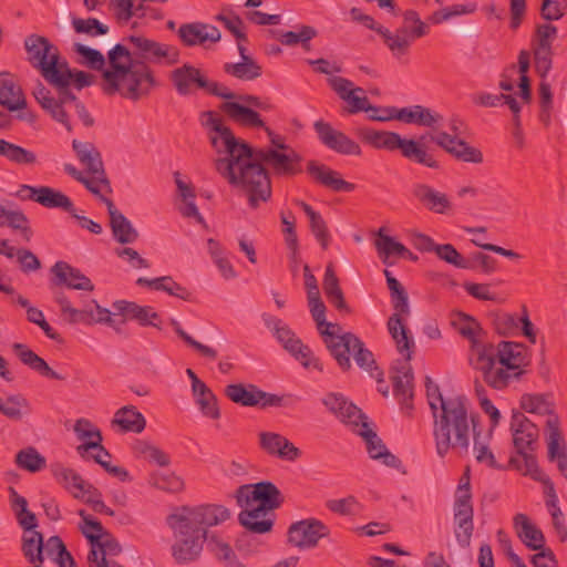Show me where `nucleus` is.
<instances>
[{"instance_id":"obj_1","label":"nucleus","mask_w":567,"mask_h":567,"mask_svg":"<svg viewBox=\"0 0 567 567\" xmlns=\"http://www.w3.org/2000/svg\"><path fill=\"white\" fill-rule=\"evenodd\" d=\"M200 123L215 135H210L212 146L227 157L216 161L217 172L235 187H240L248 196V204L257 208L261 202L271 197V181L262 163L270 166L276 175L293 176L302 172V157L292 147L281 153L277 150H257L235 137L233 131L224 125L221 117L214 111H204Z\"/></svg>"},{"instance_id":"obj_2","label":"nucleus","mask_w":567,"mask_h":567,"mask_svg":"<svg viewBox=\"0 0 567 567\" xmlns=\"http://www.w3.org/2000/svg\"><path fill=\"white\" fill-rule=\"evenodd\" d=\"M230 512L223 505L204 504L196 507H183L181 513L167 516V525L176 539L172 555L178 564L196 560L207 539V528L224 523Z\"/></svg>"},{"instance_id":"obj_3","label":"nucleus","mask_w":567,"mask_h":567,"mask_svg":"<svg viewBox=\"0 0 567 567\" xmlns=\"http://www.w3.org/2000/svg\"><path fill=\"white\" fill-rule=\"evenodd\" d=\"M470 402L464 394L449 396L442 408L432 414L433 436L436 453L444 457L451 449L467 452L470 446V421L473 432L476 429L478 414H468Z\"/></svg>"},{"instance_id":"obj_4","label":"nucleus","mask_w":567,"mask_h":567,"mask_svg":"<svg viewBox=\"0 0 567 567\" xmlns=\"http://www.w3.org/2000/svg\"><path fill=\"white\" fill-rule=\"evenodd\" d=\"M322 338L341 371L348 372L352 368L350 360L352 354L359 368L367 371L378 383H383V370L378 367L373 353L357 334L352 332L337 334L332 330H326L322 332Z\"/></svg>"},{"instance_id":"obj_5","label":"nucleus","mask_w":567,"mask_h":567,"mask_svg":"<svg viewBox=\"0 0 567 567\" xmlns=\"http://www.w3.org/2000/svg\"><path fill=\"white\" fill-rule=\"evenodd\" d=\"M32 95L53 121L64 126L68 132L73 131V125L66 107L70 106L74 110L78 117L85 127H92L95 124L94 117L91 115L84 103L75 95L69 94L66 97H54L50 90L47 89L40 81L32 91Z\"/></svg>"},{"instance_id":"obj_6","label":"nucleus","mask_w":567,"mask_h":567,"mask_svg":"<svg viewBox=\"0 0 567 567\" xmlns=\"http://www.w3.org/2000/svg\"><path fill=\"white\" fill-rule=\"evenodd\" d=\"M63 286L53 285V275L49 280V289L52 293L53 300L59 305L62 317L71 324L82 323L85 326H93L96 323L106 324L116 331L115 321L112 313L107 308L102 307L96 300H89L83 308H74L69 300L65 292L62 290Z\"/></svg>"},{"instance_id":"obj_7","label":"nucleus","mask_w":567,"mask_h":567,"mask_svg":"<svg viewBox=\"0 0 567 567\" xmlns=\"http://www.w3.org/2000/svg\"><path fill=\"white\" fill-rule=\"evenodd\" d=\"M24 49L28 53V61L38 69L43 79L49 82H61L56 69L62 60L60 52L49 39L38 34H31L24 40Z\"/></svg>"},{"instance_id":"obj_8","label":"nucleus","mask_w":567,"mask_h":567,"mask_svg":"<svg viewBox=\"0 0 567 567\" xmlns=\"http://www.w3.org/2000/svg\"><path fill=\"white\" fill-rule=\"evenodd\" d=\"M463 126L464 123L461 118L452 117L449 122V127L452 134L443 131H434V133L430 135V141L444 150L456 161L471 164L483 163L484 156L481 150L470 145L466 141L460 137L463 133Z\"/></svg>"},{"instance_id":"obj_9","label":"nucleus","mask_w":567,"mask_h":567,"mask_svg":"<svg viewBox=\"0 0 567 567\" xmlns=\"http://www.w3.org/2000/svg\"><path fill=\"white\" fill-rule=\"evenodd\" d=\"M414 348H410L402 352L405 353L404 359H398L391 367V381L393 385V394L398 400L401 409L411 414L414 409L413 405V381L414 374L410 363Z\"/></svg>"},{"instance_id":"obj_10","label":"nucleus","mask_w":567,"mask_h":567,"mask_svg":"<svg viewBox=\"0 0 567 567\" xmlns=\"http://www.w3.org/2000/svg\"><path fill=\"white\" fill-rule=\"evenodd\" d=\"M390 296L395 312L389 318L386 326L389 333L395 341L398 351L402 353L404 350L415 347L410 330L403 323L401 317L410 313L409 296L404 287L390 291Z\"/></svg>"},{"instance_id":"obj_11","label":"nucleus","mask_w":567,"mask_h":567,"mask_svg":"<svg viewBox=\"0 0 567 567\" xmlns=\"http://www.w3.org/2000/svg\"><path fill=\"white\" fill-rule=\"evenodd\" d=\"M156 85L152 70L145 62L135 61L127 72L118 75V91L123 97L137 101Z\"/></svg>"},{"instance_id":"obj_12","label":"nucleus","mask_w":567,"mask_h":567,"mask_svg":"<svg viewBox=\"0 0 567 567\" xmlns=\"http://www.w3.org/2000/svg\"><path fill=\"white\" fill-rule=\"evenodd\" d=\"M236 499L240 507L257 502L258 506L270 512L282 505L284 495L272 482L261 481L255 484L241 485L236 491Z\"/></svg>"},{"instance_id":"obj_13","label":"nucleus","mask_w":567,"mask_h":567,"mask_svg":"<svg viewBox=\"0 0 567 567\" xmlns=\"http://www.w3.org/2000/svg\"><path fill=\"white\" fill-rule=\"evenodd\" d=\"M474 365L483 372V379L487 385L495 390H503L512 382L518 381L525 371H513L499 365L492 358V352L478 350Z\"/></svg>"},{"instance_id":"obj_14","label":"nucleus","mask_w":567,"mask_h":567,"mask_svg":"<svg viewBox=\"0 0 567 567\" xmlns=\"http://www.w3.org/2000/svg\"><path fill=\"white\" fill-rule=\"evenodd\" d=\"M328 535L329 528L326 524L317 518H306L289 526L287 542L299 549H310Z\"/></svg>"},{"instance_id":"obj_15","label":"nucleus","mask_w":567,"mask_h":567,"mask_svg":"<svg viewBox=\"0 0 567 567\" xmlns=\"http://www.w3.org/2000/svg\"><path fill=\"white\" fill-rule=\"evenodd\" d=\"M109 69L102 72V91L106 95H114L118 91V75L127 72V69L134 65L136 60H133L130 50L121 44H115L107 52Z\"/></svg>"},{"instance_id":"obj_16","label":"nucleus","mask_w":567,"mask_h":567,"mask_svg":"<svg viewBox=\"0 0 567 567\" xmlns=\"http://www.w3.org/2000/svg\"><path fill=\"white\" fill-rule=\"evenodd\" d=\"M18 196L23 200H33L45 208L61 209L68 214L75 213V206L71 198L50 186L21 185Z\"/></svg>"},{"instance_id":"obj_17","label":"nucleus","mask_w":567,"mask_h":567,"mask_svg":"<svg viewBox=\"0 0 567 567\" xmlns=\"http://www.w3.org/2000/svg\"><path fill=\"white\" fill-rule=\"evenodd\" d=\"M321 403L326 409L334 415L341 423L349 425L353 430L361 426L363 422L368 421V416L350 401L343 393L328 392L322 399Z\"/></svg>"},{"instance_id":"obj_18","label":"nucleus","mask_w":567,"mask_h":567,"mask_svg":"<svg viewBox=\"0 0 567 567\" xmlns=\"http://www.w3.org/2000/svg\"><path fill=\"white\" fill-rule=\"evenodd\" d=\"M125 40L134 45L141 58L153 63L164 62L167 65H174L179 61L181 53L175 45L159 43L141 35H130Z\"/></svg>"},{"instance_id":"obj_19","label":"nucleus","mask_w":567,"mask_h":567,"mask_svg":"<svg viewBox=\"0 0 567 567\" xmlns=\"http://www.w3.org/2000/svg\"><path fill=\"white\" fill-rule=\"evenodd\" d=\"M313 130L319 142L327 148L341 155H361L360 145L343 132L336 130L329 122L318 120L313 123Z\"/></svg>"},{"instance_id":"obj_20","label":"nucleus","mask_w":567,"mask_h":567,"mask_svg":"<svg viewBox=\"0 0 567 567\" xmlns=\"http://www.w3.org/2000/svg\"><path fill=\"white\" fill-rule=\"evenodd\" d=\"M478 350L492 352V358L497 364L513 371H525L523 368L529 363L527 349L523 343L514 341H501L495 348L493 344L480 347Z\"/></svg>"},{"instance_id":"obj_21","label":"nucleus","mask_w":567,"mask_h":567,"mask_svg":"<svg viewBox=\"0 0 567 567\" xmlns=\"http://www.w3.org/2000/svg\"><path fill=\"white\" fill-rule=\"evenodd\" d=\"M72 148L76 158L85 166L87 173L94 175L95 184L104 185L112 193L110 179L106 176L101 152L91 142L72 141Z\"/></svg>"},{"instance_id":"obj_22","label":"nucleus","mask_w":567,"mask_h":567,"mask_svg":"<svg viewBox=\"0 0 567 567\" xmlns=\"http://www.w3.org/2000/svg\"><path fill=\"white\" fill-rule=\"evenodd\" d=\"M278 342L287 350L296 360H298L305 368H315L322 371V363L313 357L310 348L296 337V333L287 326L276 329L274 332Z\"/></svg>"},{"instance_id":"obj_23","label":"nucleus","mask_w":567,"mask_h":567,"mask_svg":"<svg viewBox=\"0 0 567 567\" xmlns=\"http://www.w3.org/2000/svg\"><path fill=\"white\" fill-rule=\"evenodd\" d=\"M511 431L517 453H523V451L534 452L536 450L539 429L523 412L513 411Z\"/></svg>"},{"instance_id":"obj_24","label":"nucleus","mask_w":567,"mask_h":567,"mask_svg":"<svg viewBox=\"0 0 567 567\" xmlns=\"http://www.w3.org/2000/svg\"><path fill=\"white\" fill-rule=\"evenodd\" d=\"M58 75L61 78V82H49L58 93V97H66L69 94H74L71 91V86L81 91L94 83L95 76L91 73L71 69L66 60H62L61 64L56 69Z\"/></svg>"},{"instance_id":"obj_25","label":"nucleus","mask_w":567,"mask_h":567,"mask_svg":"<svg viewBox=\"0 0 567 567\" xmlns=\"http://www.w3.org/2000/svg\"><path fill=\"white\" fill-rule=\"evenodd\" d=\"M394 113L384 116V118H395L405 124L430 127L436 131L443 121V116L430 107L415 104L408 107L392 110Z\"/></svg>"},{"instance_id":"obj_26","label":"nucleus","mask_w":567,"mask_h":567,"mask_svg":"<svg viewBox=\"0 0 567 567\" xmlns=\"http://www.w3.org/2000/svg\"><path fill=\"white\" fill-rule=\"evenodd\" d=\"M54 286H64L68 289L93 291L94 285L79 268L69 262L59 260L50 269Z\"/></svg>"},{"instance_id":"obj_27","label":"nucleus","mask_w":567,"mask_h":567,"mask_svg":"<svg viewBox=\"0 0 567 567\" xmlns=\"http://www.w3.org/2000/svg\"><path fill=\"white\" fill-rule=\"evenodd\" d=\"M74 433L78 439L84 441L76 447V452L84 460L92 458L93 454H89L90 451L96 450L97 453H103L109 458L111 457L110 452L102 445V433L97 427H94L91 421L87 419H79L74 424Z\"/></svg>"},{"instance_id":"obj_28","label":"nucleus","mask_w":567,"mask_h":567,"mask_svg":"<svg viewBox=\"0 0 567 567\" xmlns=\"http://www.w3.org/2000/svg\"><path fill=\"white\" fill-rule=\"evenodd\" d=\"M353 432L364 440L368 454L371 458L381 461L385 466L400 468L402 465L401 460L386 449L375 431L369 427L368 421L363 422L361 426L353 430Z\"/></svg>"},{"instance_id":"obj_29","label":"nucleus","mask_w":567,"mask_h":567,"mask_svg":"<svg viewBox=\"0 0 567 567\" xmlns=\"http://www.w3.org/2000/svg\"><path fill=\"white\" fill-rule=\"evenodd\" d=\"M328 83L338 96L349 104L348 112L350 114L367 110L369 99L364 95L362 87H355L352 81L342 76L329 78Z\"/></svg>"},{"instance_id":"obj_30","label":"nucleus","mask_w":567,"mask_h":567,"mask_svg":"<svg viewBox=\"0 0 567 567\" xmlns=\"http://www.w3.org/2000/svg\"><path fill=\"white\" fill-rule=\"evenodd\" d=\"M171 81L177 93L182 96L192 94L194 89L205 91L208 86V79L198 68L189 63H185L181 68L173 70L171 72Z\"/></svg>"},{"instance_id":"obj_31","label":"nucleus","mask_w":567,"mask_h":567,"mask_svg":"<svg viewBox=\"0 0 567 567\" xmlns=\"http://www.w3.org/2000/svg\"><path fill=\"white\" fill-rule=\"evenodd\" d=\"M383 43L390 50L393 58L401 63H406L408 60L403 58L408 55L412 43L421 37L412 35V29L410 24H403L398 28L395 32L390 31L388 28L379 30Z\"/></svg>"},{"instance_id":"obj_32","label":"nucleus","mask_w":567,"mask_h":567,"mask_svg":"<svg viewBox=\"0 0 567 567\" xmlns=\"http://www.w3.org/2000/svg\"><path fill=\"white\" fill-rule=\"evenodd\" d=\"M431 134L432 133L423 134L419 140L402 137L398 150H400L402 156L410 162L437 169L440 167V163L434 155L429 152L425 144V141L427 138L430 140Z\"/></svg>"},{"instance_id":"obj_33","label":"nucleus","mask_w":567,"mask_h":567,"mask_svg":"<svg viewBox=\"0 0 567 567\" xmlns=\"http://www.w3.org/2000/svg\"><path fill=\"white\" fill-rule=\"evenodd\" d=\"M258 436L260 449L270 456L293 462L301 454L298 447L279 433L260 432Z\"/></svg>"},{"instance_id":"obj_34","label":"nucleus","mask_w":567,"mask_h":567,"mask_svg":"<svg viewBox=\"0 0 567 567\" xmlns=\"http://www.w3.org/2000/svg\"><path fill=\"white\" fill-rule=\"evenodd\" d=\"M307 173L316 183L333 192L351 193L357 187L355 184L344 181L340 173L317 161L308 162Z\"/></svg>"},{"instance_id":"obj_35","label":"nucleus","mask_w":567,"mask_h":567,"mask_svg":"<svg viewBox=\"0 0 567 567\" xmlns=\"http://www.w3.org/2000/svg\"><path fill=\"white\" fill-rule=\"evenodd\" d=\"M110 216V227L114 238L122 245L133 244L138 238V231L133 227L132 223L125 217L114 205L113 200L100 195Z\"/></svg>"},{"instance_id":"obj_36","label":"nucleus","mask_w":567,"mask_h":567,"mask_svg":"<svg viewBox=\"0 0 567 567\" xmlns=\"http://www.w3.org/2000/svg\"><path fill=\"white\" fill-rule=\"evenodd\" d=\"M0 105L10 112L27 109V100L22 87L12 79L8 71L0 73Z\"/></svg>"},{"instance_id":"obj_37","label":"nucleus","mask_w":567,"mask_h":567,"mask_svg":"<svg viewBox=\"0 0 567 567\" xmlns=\"http://www.w3.org/2000/svg\"><path fill=\"white\" fill-rule=\"evenodd\" d=\"M12 350L19 360L40 375L52 380H65L66 377L54 371L47 361L23 343H13Z\"/></svg>"},{"instance_id":"obj_38","label":"nucleus","mask_w":567,"mask_h":567,"mask_svg":"<svg viewBox=\"0 0 567 567\" xmlns=\"http://www.w3.org/2000/svg\"><path fill=\"white\" fill-rule=\"evenodd\" d=\"M51 472L55 480L66 488L72 486L82 494L89 493L90 496L86 499H101V493L99 489L91 484H86L81 475L72 468L65 467L61 463H55L51 465Z\"/></svg>"},{"instance_id":"obj_39","label":"nucleus","mask_w":567,"mask_h":567,"mask_svg":"<svg viewBox=\"0 0 567 567\" xmlns=\"http://www.w3.org/2000/svg\"><path fill=\"white\" fill-rule=\"evenodd\" d=\"M412 194L425 208L435 214H447L452 207L449 197L430 185L415 184Z\"/></svg>"},{"instance_id":"obj_40","label":"nucleus","mask_w":567,"mask_h":567,"mask_svg":"<svg viewBox=\"0 0 567 567\" xmlns=\"http://www.w3.org/2000/svg\"><path fill=\"white\" fill-rule=\"evenodd\" d=\"M547 429L549 431L548 436V458L549 461H557V467L560 474L567 481V451L566 445L563 444L559 446V441L561 439V433L559 429V420L558 416L550 417L546 422Z\"/></svg>"},{"instance_id":"obj_41","label":"nucleus","mask_w":567,"mask_h":567,"mask_svg":"<svg viewBox=\"0 0 567 567\" xmlns=\"http://www.w3.org/2000/svg\"><path fill=\"white\" fill-rule=\"evenodd\" d=\"M269 511L256 506L251 509H244L238 515L239 524L254 534H267L272 530L275 518L266 517Z\"/></svg>"},{"instance_id":"obj_42","label":"nucleus","mask_w":567,"mask_h":567,"mask_svg":"<svg viewBox=\"0 0 567 567\" xmlns=\"http://www.w3.org/2000/svg\"><path fill=\"white\" fill-rule=\"evenodd\" d=\"M513 523L517 536L527 548L530 550L544 548L545 537L543 532L532 524L525 514H516Z\"/></svg>"},{"instance_id":"obj_43","label":"nucleus","mask_w":567,"mask_h":567,"mask_svg":"<svg viewBox=\"0 0 567 567\" xmlns=\"http://www.w3.org/2000/svg\"><path fill=\"white\" fill-rule=\"evenodd\" d=\"M220 110L243 126L264 128L266 125L258 112L239 102L226 101L220 105Z\"/></svg>"},{"instance_id":"obj_44","label":"nucleus","mask_w":567,"mask_h":567,"mask_svg":"<svg viewBox=\"0 0 567 567\" xmlns=\"http://www.w3.org/2000/svg\"><path fill=\"white\" fill-rule=\"evenodd\" d=\"M136 285L140 287H148L152 290L163 291L172 297L189 301L192 299V292L181 284L176 282L171 276H162L153 279L146 277H140L136 280Z\"/></svg>"},{"instance_id":"obj_45","label":"nucleus","mask_w":567,"mask_h":567,"mask_svg":"<svg viewBox=\"0 0 567 567\" xmlns=\"http://www.w3.org/2000/svg\"><path fill=\"white\" fill-rule=\"evenodd\" d=\"M359 136L372 147L386 151L398 150L402 138L401 135L395 132L377 131L368 127L360 128Z\"/></svg>"},{"instance_id":"obj_46","label":"nucleus","mask_w":567,"mask_h":567,"mask_svg":"<svg viewBox=\"0 0 567 567\" xmlns=\"http://www.w3.org/2000/svg\"><path fill=\"white\" fill-rule=\"evenodd\" d=\"M0 157L18 166H34L38 164L37 154L18 144L0 138Z\"/></svg>"},{"instance_id":"obj_47","label":"nucleus","mask_w":567,"mask_h":567,"mask_svg":"<svg viewBox=\"0 0 567 567\" xmlns=\"http://www.w3.org/2000/svg\"><path fill=\"white\" fill-rule=\"evenodd\" d=\"M113 423L124 433H142L146 426L144 415L134 405H125L115 412Z\"/></svg>"},{"instance_id":"obj_48","label":"nucleus","mask_w":567,"mask_h":567,"mask_svg":"<svg viewBox=\"0 0 567 567\" xmlns=\"http://www.w3.org/2000/svg\"><path fill=\"white\" fill-rule=\"evenodd\" d=\"M259 388L255 384L248 383H231L225 388V395L234 403L241 406H258Z\"/></svg>"},{"instance_id":"obj_49","label":"nucleus","mask_w":567,"mask_h":567,"mask_svg":"<svg viewBox=\"0 0 567 567\" xmlns=\"http://www.w3.org/2000/svg\"><path fill=\"white\" fill-rule=\"evenodd\" d=\"M299 205L303 213L306 214V216L309 218V226L312 235L316 237L320 246L323 249H327L331 241V236L324 219L322 218L320 213L316 212L306 202H299Z\"/></svg>"},{"instance_id":"obj_50","label":"nucleus","mask_w":567,"mask_h":567,"mask_svg":"<svg viewBox=\"0 0 567 567\" xmlns=\"http://www.w3.org/2000/svg\"><path fill=\"white\" fill-rule=\"evenodd\" d=\"M21 551L29 564L44 563L43 535L40 532H32L22 535Z\"/></svg>"},{"instance_id":"obj_51","label":"nucleus","mask_w":567,"mask_h":567,"mask_svg":"<svg viewBox=\"0 0 567 567\" xmlns=\"http://www.w3.org/2000/svg\"><path fill=\"white\" fill-rule=\"evenodd\" d=\"M375 248L383 264L391 266L393 262L389 261L392 256L401 257L406 251V247L393 237L384 234V229L380 228L377 234Z\"/></svg>"},{"instance_id":"obj_52","label":"nucleus","mask_w":567,"mask_h":567,"mask_svg":"<svg viewBox=\"0 0 567 567\" xmlns=\"http://www.w3.org/2000/svg\"><path fill=\"white\" fill-rule=\"evenodd\" d=\"M223 70L226 74L241 81H254L262 74V68L254 59H246L238 63H225Z\"/></svg>"},{"instance_id":"obj_53","label":"nucleus","mask_w":567,"mask_h":567,"mask_svg":"<svg viewBox=\"0 0 567 567\" xmlns=\"http://www.w3.org/2000/svg\"><path fill=\"white\" fill-rule=\"evenodd\" d=\"M550 394H529L525 393L520 396V408L527 413L539 414V415H550V417H555L553 412V404L549 401Z\"/></svg>"},{"instance_id":"obj_54","label":"nucleus","mask_w":567,"mask_h":567,"mask_svg":"<svg viewBox=\"0 0 567 567\" xmlns=\"http://www.w3.org/2000/svg\"><path fill=\"white\" fill-rule=\"evenodd\" d=\"M112 307L126 319L136 321L141 327H150L148 306H141L134 301L116 300Z\"/></svg>"},{"instance_id":"obj_55","label":"nucleus","mask_w":567,"mask_h":567,"mask_svg":"<svg viewBox=\"0 0 567 567\" xmlns=\"http://www.w3.org/2000/svg\"><path fill=\"white\" fill-rule=\"evenodd\" d=\"M0 218H3L4 226L19 230L25 241H30L33 231L29 226V219L22 210H12L0 207Z\"/></svg>"},{"instance_id":"obj_56","label":"nucleus","mask_w":567,"mask_h":567,"mask_svg":"<svg viewBox=\"0 0 567 567\" xmlns=\"http://www.w3.org/2000/svg\"><path fill=\"white\" fill-rule=\"evenodd\" d=\"M460 327L458 332L462 337L466 338L472 343V351L478 355L480 347L487 346L478 341L477 337L482 332L480 323L471 316L460 312L458 315Z\"/></svg>"},{"instance_id":"obj_57","label":"nucleus","mask_w":567,"mask_h":567,"mask_svg":"<svg viewBox=\"0 0 567 567\" xmlns=\"http://www.w3.org/2000/svg\"><path fill=\"white\" fill-rule=\"evenodd\" d=\"M215 20L221 22L236 40L248 41L247 34L243 31V19L230 7H224Z\"/></svg>"},{"instance_id":"obj_58","label":"nucleus","mask_w":567,"mask_h":567,"mask_svg":"<svg viewBox=\"0 0 567 567\" xmlns=\"http://www.w3.org/2000/svg\"><path fill=\"white\" fill-rule=\"evenodd\" d=\"M491 322L499 336L509 337L517 334L519 329V317L516 315L498 311L489 315Z\"/></svg>"},{"instance_id":"obj_59","label":"nucleus","mask_w":567,"mask_h":567,"mask_svg":"<svg viewBox=\"0 0 567 567\" xmlns=\"http://www.w3.org/2000/svg\"><path fill=\"white\" fill-rule=\"evenodd\" d=\"M205 30L204 22L183 23L177 30V35L184 47L190 48L204 44L203 31Z\"/></svg>"},{"instance_id":"obj_60","label":"nucleus","mask_w":567,"mask_h":567,"mask_svg":"<svg viewBox=\"0 0 567 567\" xmlns=\"http://www.w3.org/2000/svg\"><path fill=\"white\" fill-rule=\"evenodd\" d=\"M317 35V30L310 25H301L299 31H285L279 41L288 47L301 44L305 50H310V41Z\"/></svg>"},{"instance_id":"obj_61","label":"nucleus","mask_w":567,"mask_h":567,"mask_svg":"<svg viewBox=\"0 0 567 567\" xmlns=\"http://www.w3.org/2000/svg\"><path fill=\"white\" fill-rule=\"evenodd\" d=\"M17 464L31 473H37L43 470L47 465V460L34 447H28L18 452L16 456Z\"/></svg>"},{"instance_id":"obj_62","label":"nucleus","mask_w":567,"mask_h":567,"mask_svg":"<svg viewBox=\"0 0 567 567\" xmlns=\"http://www.w3.org/2000/svg\"><path fill=\"white\" fill-rule=\"evenodd\" d=\"M22 409H29V402L23 395H9L6 402L0 398V412L8 419L20 421L23 416Z\"/></svg>"},{"instance_id":"obj_63","label":"nucleus","mask_w":567,"mask_h":567,"mask_svg":"<svg viewBox=\"0 0 567 567\" xmlns=\"http://www.w3.org/2000/svg\"><path fill=\"white\" fill-rule=\"evenodd\" d=\"M171 326L175 333L192 349L197 351L202 357L215 360L217 358V351L208 347L206 344H203L195 340L192 336H189L181 326V323L176 319H171Z\"/></svg>"},{"instance_id":"obj_64","label":"nucleus","mask_w":567,"mask_h":567,"mask_svg":"<svg viewBox=\"0 0 567 567\" xmlns=\"http://www.w3.org/2000/svg\"><path fill=\"white\" fill-rule=\"evenodd\" d=\"M73 50L83 58V64L87 68L102 72L105 70V58L99 50L82 43H74Z\"/></svg>"}]
</instances>
